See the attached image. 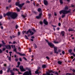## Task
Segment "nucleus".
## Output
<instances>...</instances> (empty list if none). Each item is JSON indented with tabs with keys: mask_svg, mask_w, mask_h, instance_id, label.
Listing matches in <instances>:
<instances>
[{
	"mask_svg": "<svg viewBox=\"0 0 75 75\" xmlns=\"http://www.w3.org/2000/svg\"><path fill=\"white\" fill-rule=\"evenodd\" d=\"M6 16L9 17L10 16L12 18H15L17 17V15L16 13H12L11 12H9L6 13Z\"/></svg>",
	"mask_w": 75,
	"mask_h": 75,
	"instance_id": "nucleus-1",
	"label": "nucleus"
},
{
	"mask_svg": "<svg viewBox=\"0 0 75 75\" xmlns=\"http://www.w3.org/2000/svg\"><path fill=\"white\" fill-rule=\"evenodd\" d=\"M71 12V9H69L68 11H65V10H62L59 12L60 14H62V13H63V14H67L68 13H69Z\"/></svg>",
	"mask_w": 75,
	"mask_h": 75,
	"instance_id": "nucleus-2",
	"label": "nucleus"
},
{
	"mask_svg": "<svg viewBox=\"0 0 75 75\" xmlns=\"http://www.w3.org/2000/svg\"><path fill=\"white\" fill-rule=\"evenodd\" d=\"M14 49L13 50V51H15L16 54H19V55H21V56H25V54H22L18 52L17 51H16V47L15 46V45H14Z\"/></svg>",
	"mask_w": 75,
	"mask_h": 75,
	"instance_id": "nucleus-3",
	"label": "nucleus"
},
{
	"mask_svg": "<svg viewBox=\"0 0 75 75\" xmlns=\"http://www.w3.org/2000/svg\"><path fill=\"white\" fill-rule=\"evenodd\" d=\"M31 75V71H26L23 74V75Z\"/></svg>",
	"mask_w": 75,
	"mask_h": 75,
	"instance_id": "nucleus-4",
	"label": "nucleus"
},
{
	"mask_svg": "<svg viewBox=\"0 0 75 75\" xmlns=\"http://www.w3.org/2000/svg\"><path fill=\"white\" fill-rule=\"evenodd\" d=\"M29 32H30V34L31 35H32L34 34V33H33V32L32 31H30V30H29L28 31H27V32L26 33V34H28Z\"/></svg>",
	"mask_w": 75,
	"mask_h": 75,
	"instance_id": "nucleus-5",
	"label": "nucleus"
},
{
	"mask_svg": "<svg viewBox=\"0 0 75 75\" xmlns=\"http://www.w3.org/2000/svg\"><path fill=\"white\" fill-rule=\"evenodd\" d=\"M48 45H49V46H50V47L51 48H53V47H54V45L51 42H48Z\"/></svg>",
	"mask_w": 75,
	"mask_h": 75,
	"instance_id": "nucleus-6",
	"label": "nucleus"
},
{
	"mask_svg": "<svg viewBox=\"0 0 75 75\" xmlns=\"http://www.w3.org/2000/svg\"><path fill=\"white\" fill-rule=\"evenodd\" d=\"M19 68L21 71H22V72L25 71V70L23 68V66H21L19 67Z\"/></svg>",
	"mask_w": 75,
	"mask_h": 75,
	"instance_id": "nucleus-7",
	"label": "nucleus"
},
{
	"mask_svg": "<svg viewBox=\"0 0 75 75\" xmlns=\"http://www.w3.org/2000/svg\"><path fill=\"white\" fill-rule=\"evenodd\" d=\"M40 69V67H38V69H37L36 70V71H35V73L36 74H37L38 75H39V73H40V72H38V69Z\"/></svg>",
	"mask_w": 75,
	"mask_h": 75,
	"instance_id": "nucleus-8",
	"label": "nucleus"
},
{
	"mask_svg": "<svg viewBox=\"0 0 75 75\" xmlns=\"http://www.w3.org/2000/svg\"><path fill=\"white\" fill-rule=\"evenodd\" d=\"M57 47H54V53H56V54H58V52L57 51Z\"/></svg>",
	"mask_w": 75,
	"mask_h": 75,
	"instance_id": "nucleus-9",
	"label": "nucleus"
},
{
	"mask_svg": "<svg viewBox=\"0 0 75 75\" xmlns=\"http://www.w3.org/2000/svg\"><path fill=\"white\" fill-rule=\"evenodd\" d=\"M41 15H42V13H40L39 15V16H36V18L38 19H39V18H41Z\"/></svg>",
	"mask_w": 75,
	"mask_h": 75,
	"instance_id": "nucleus-10",
	"label": "nucleus"
},
{
	"mask_svg": "<svg viewBox=\"0 0 75 75\" xmlns=\"http://www.w3.org/2000/svg\"><path fill=\"white\" fill-rule=\"evenodd\" d=\"M44 4H45V5L46 6H47V5L48 4V1L46 0H44Z\"/></svg>",
	"mask_w": 75,
	"mask_h": 75,
	"instance_id": "nucleus-11",
	"label": "nucleus"
},
{
	"mask_svg": "<svg viewBox=\"0 0 75 75\" xmlns=\"http://www.w3.org/2000/svg\"><path fill=\"white\" fill-rule=\"evenodd\" d=\"M23 11H21V14H22L21 16H22V17L23 18H25V17H26V16H27V15H23Z\"/></svg>",
	"mask_w": 75,
	"mask_h": 75,
	"instance_id": "nucleus-12",
	"label": "nucleus"
},
{
	"mask_svg": "<svg viewBox=\"0 0 75 75\" xmlns=\"http://www.w3.org/2000/svg\"><path fill=\"white\" fill-rule=\"evenodd\" d=\"M43 23L46 25H47L48 24V22L47 21V20L46 19H44L43 21Z\"/></svg>",
	"mask_w": 75,
	"mask_h": 75,
	"instance_id": "nucleus-13",
	"label": "nucleus"
},
{
	"mask_svg": "<svg viewBox=\"0 0 75 75\" xmlns=\"http://www.w3.org/2000/svg\"><path fill=\"white\" fill-rule=\"evenodd\" d=\"M6 48L7 49H8L9 50H10L11 49V47L10 45H8L6 46Z\"/></svg>",
	"mask_w": 75,
	"mask_h": 75,
	"instance_id": "nucleus-14",
	"label": "nucleus"
},
{
	"mask_svg": "<svg viewBox=\"0 0 75 75\" xmlns=\"http://www.w3.org/2000/svg\"><path fill=\"white\" fill-rule=\"evenodd\" d=\"M24 5V3H23L22 4H19L18 6L19 7H22L23 6V5Z\"/></svg>",
	"mask_w": 75,
	"mask_h": 75,
	"instance_id": "nucleus-15",
	"label": "nucleus"
},
{
	"mask_svg": "<svg viewBox=\"0 0 75 75\" xmlns=\"http://www.w3.org/2000/svg\"><path fill=\"white\" fill-rule=\"evenodd\" d=\"M64 9V10H65V11H67V10H68V6H66L65 7Z\"/></svg>",
	"mask_w": 75,
	"mask_h": 75,
	"instance_id": "nucleus-16",
	"label": "nucleus"
},
{
	"mask_svg": "<svg viewBox=\"0 0 75 75\" xmlns=\"http://www.w3.org/2000/svg\"><path fill=\"white\" fill-rule=\"evenodd\" d=\"M20 65V62H18V65L17 66H16V67H18V68L19 67V65Z\"/></svg>",
	"mask_w": 75,
	"mask_h": 75,
	"instance_id": "nucleus-17",
	"label": "nucleus"
},
{
	"mask_svg": "<svg viewBox=\"0 0 75 75\" xmlns=\"http://www.w3.org/2000/svg\"><path fill=\"white\" fill-rule=\"evenodd\" d=\"M61 34L62 35V36H64V34L65 33V32L64 31H62L61 32Z\"/></svg>",
	"mask_w": 75,
	"mask_h": 75,
	"instance_id": "nucleus-18",
	"label": "nucleus"
},
{
	"mask_svg": "<svg viewBox=\"0 0 75 75\" xmlns=\"http://www.w3.org/2000/svg\"><path fill=\"white\" fill-rule=\"evenodd\" d=\"M38 12H41V9L40 8H39L38 9Z\"/></svg>",
	"mask_w": 75,
	"mask_h": 75,
	"instance_id": "nucleus-19",
	"label": "nucleus"
},
{
	"mask_svg": "<svg viewBox=\"0 0 75 75\" xmlns=\"http://www.w3.org/2000/svg\"><path fill=\"white\" fill-rule=\"evenodd\" d=\"M16 9L17 11H18H18H20V9H18V7H16Z\"/></svg>",
	"mask_w": 75,
	"mask_h": 75,
	"instance_id": "nucleus-20",
	"label": "nucleus"
},
{
	"mask_svg": "<svg viewBox=\"0 0 75 75\" xmlns=\"http://www.w3.org/2000/svg\"><path fill=\"white\" fill-rule=\"evenodd\" d=\"M69 53L71 54H72V53H71V52H72V50L70 49V50H69Z\"/></svg>",
	"mask_w": 75,
	"mask_h": 75,
	"instance_id": "nucleus-21",
	"label": "nucleus"
},
{
	"mask_svg": "<svg viewBox=\"0 0 75 75\" xmlns=\"http://www.w3.org/2000/svg\"><path fill=\"white\" fill-rule=\"evenodd\" d=\"M19 3H20V2H16V5L18 6H19V4H20Z\"/></svg>",
	"mask_w": 75,
	"mask_h": 75,
	"instance_id": "nucleus-22",
	"label": "nucleus"
},
{
	"mask_svg": "<svg viewBox=\"0 0 75 75\" xmlns=\"http://www.w3.org/2000/svg\"><path fill=\"white\" fill-rule=\"evenodd\" d=\"M10 72H11V74L10 75H14V73H13V72H12V70H10Z\"/></svg>",
	"mask_w": 75,
	"mask_h": 75,
	"instance_id": "nucleus-23",
	"label": "nucleus"
},
{
	"mask_svg": "<svg viewBox=\"0 0 75 75\" xmlns=\"http://www.w3.org/2000/svg\"><path fill=\"white\" fill-rule=\"evenodd\" d=\"M69 31H73V29L72 28L69 29L68 30Z\"/></svg>",
	"mask_w": 75,
	"mask_h": 75,
	"instance_id": "nucleus-24",
	"label": "nucleus"
},
{
	"mask_svg": "<svg viewBox=\"0 0 75 75\" xmlns=\"http://www.w3.org/2000/svg\"><path fill=\"white\" fill-rule=\"evenodd\" d=\"M33 46L35 48H37V45L35 44H34L33 45Z\"/></svg>",
	"mask_w": 75,
	"mask_h": 75,
	"instance_id": "nucleus-25",
	"label": "nucleus"
},
{
	"mask_svg": "<svg viewBox=\"0 0 75 75\" xmlns=\"http://www.w3.org/2000/svg\"><path fill=\"white\" fill-rule=\"evenodd\" d=\"M42 67L43 68H45L46 67V66L44 64L42 65Z\"/></svg>",
	"mask_w": 75,
	"mask_h": 75,
	"instance_id": "nucleus-26",
	"label": "nucleus"
},
{
	"mask_svg": "<svg viewBox=\"0 0 75 75\" xmlns=\"http://www.w3.org/2000/svg\"><path fill=\"white\" fill-rule=\"evenodd\" d=\"M58 63L59 64H62V62L60 61H58Z\"/></svg>",
	"mask_w": 75,
	"mask_h": 75,
	"instance_id": "nucleus-27",
	"label": "nucleus"
},
{
	"mask_svg": "<svg viewBox=\"0 0 75 75\" xmlns=\"http://www.w3.org/2000/svg\"><path fill=\"white\" fill-rule=\"evenodd\" d=\"M59 2L61 4H62L63 3V2L62 1V0H60Z\"/></svg>",
	"mask_w": 75,
	"mask_h": 75,
	"instance_id": "nucleus-28",
	"label": "nucleus"
},
{
	"mask_svg": "<svg viewBox=\"0 0 75 75\" xmlns=\"http://www.w3.org/2000/svg\"><path fill=\"white\" fill-rule=\"evenodd\" d=\"M25 39L26 40H28V37H27V36L26 35L25 36Z\"/></svg>",
	"mask_w": 75,
	"mask_h": 75,
	"instance_id": "nucleus-29",
	"label": "nucleus"
},
{
	"mask_svg": "<svg viewBox=\"0 0 75 75\" xmlns=\"http://www.w3.org/2000/svg\"><path fill=\"white\" fill-rule=\"evenodd\" d=\"M29 51L30 52H31V49L30 48H29Z\"/></svg>",
	"mask_w": 75,
	"mask_h": 75,
	"instance_id": "nucleus-30",
	"label": "nucleus"
},
{
	"mask_svg": "<svg viewBox=\"0 0 75 75\" xmlns=\"http://www.w3.org/2000/svg\"><path fill=\"white\" fill-rule=\"evenodd\" d=\"M65 14H62V18H64V17H65Z\"/></svg>",
	"mask_w": 75,
	"mask_h": 75,
	"instance_id": "nucleus-31",
	"label": "nucleus"
},
{
	"mask_svg": "<svg viewBox=\"0 0 75 75\" xmlns=\"http://www.w3.org/2000/svg\"><path fill=\"white\" fill-rule=\"evenodd\" d=\"M10 68H9L8 69L7 71V72H9V71H10Z\"/></svg>",
	"mask_w": 75,
	"mask_h": 75,
	"instance_id": "nucleus-32",
	"label": "nucleus"
},
{
	"mask_svg": "<svg viewBox=\"0 0 75 75\" xmlns=\"http://www.w3.org/2000/svg\"><path fill=\"white\" fill-rule=\"evenodd\" d=\"M15 70H16V71H18V70L17 69L14 68L13 69V71H15Z\"/></svg>",
	"mask_w": 75,
	"mask_h": 75,
	"instance_id": "nucleus-33",
	"label": "nucleus"
},
{
	"mask_svg": "<svg viewBox=\"0 0 75 75\" xmlns=\"http://www.w3.org/2000/svg\"><path fill=\"white\" fill-rule=\"evenodd\" d=\"M8 60L10 61H11V56L9 57L8 58Z\"/></svg>",
	"mask_w": 75,
	"mask_h": 75,
	"instance_id": "nucleus-34",
	"label": "nucleus"
},
{
	"mask_svg": "<svg viewBox=\"0 0 75 75\" xmlns=\"http://www.w3.org/2000/svg\"><path fill=\"white\" fill-rule=\"evenodd\" d=\"M2 43L3 44V45H5V44H6V43L4 42V41H2Z\"/></svg>",
	"mask_w": 75,
	"mask_h": 75,
	"instance_id": "nucleus-35",
	"label": "nucleus"
},
{
	"mask_svg": "<svg viewBox=\"0 0 75 75\" xmlns=\"http://www.w3.org/2000/svg\"><path fill=\"white\" fill-rule=\"evenodd\" d=\"M2 73H3V71L2 70L0 71V74H2Z\"/></svg>",
	"mask_w": 75,
	"mask_h": 75,
	"instance_id": "nucleus-36",
	"label": "nucleus"
},
{
	"mask_svg": "<svg viewBox=\"0 0 75 75\" xmlns=\"http://www.w3.org/2000/svg\"><path fill=\"white\" fill-rule=\"evenodd\" d=\"M54 74L56 75H58V72H55Z\"/></svg>",
	"mask_w": 75,
	"mask_h": 75,
	"instance_id": "nucleus-37",
	"label": "nucleus"
},
{
	"mask_svg": "<svg viewBox=\"0 0 75 75\" xmlns=\"http://www.w3.org/2000/svg\"><path fill=\"white\" fill-rule=\"evenodd\" d=\"M54 44H58V42H56V41H54Z\"/></svg>",
	"mask_w": 75,
	"mask_h": 75,
	"instance_id": "nucleus-38",
	"label": "nucleus"
},
{
	"mask_svg": "<svg viewBox=\"0 0 75 75\" xmlns=\"http://www.w3.org/2000/svg\"><path fill=\"white\" fill-rule=\"evenodd\" d=\"M67 75H72V74H69V73H66Z\"/></svg>",
	"mask_w": 75,
	"mask_h": 75,
	"instance_id": "nucleus-39",
	"label": "nucleus"
},
{
	"mask_svg": "<svg viewBox=\"0 0 75 75\" xmlns=\"http://www.w3.org/2000/svg\"><path fill=\"white\" fill-rule=\"evenodd\" d=\"M18 25H16L15 26V28H16V29H17V28H18Z\"/></svg>",
	"mask_w": 75,
	"mask_h": 75,
	"instance_id": "nucleus-40",
	"label": "nucleus"
},
{
	"mask_svg": "<svg viewBox=\"0 0 75 75\" xmlns=\"http://www.w3.org/2000/svg\"><path fill=\"white\" fill-rule=\"evenodd\" d=\"M3 18V16H0V19H1Z\"/></svg>",
	"mask_w": 75,
	"mask_h": 75,
	"instance_id": "nucleus-41",
	"label": "nucleus"
},
{
	"mask_svg": "<svg viewBox=\"0 0 75 75\" xmlns=\"http://www.w3.org/2000/svg\"><path fill=\"white\" fill-rule=\"evenodd\" d=\"M26 2L27 3H30V1H27Z\"/></svg>",
	"mask_w": 75,
	"mask_h": 75,
	"instance_id": "nucleus-42",
	"label": "nucleus"
},
{
	"mask_svg": "<svg viewBox=\"0 0 75 75\" xmlns=\"http://www.w3.org/2000/svg\"><path fill=\"white\" fill-rule=\"evenodd\" d=\"M62 53L63 54H64L65 52H64V51H62Z\"/></svg>",
	"mask_w": 75,
	"mask_h": 75,
	"instance_id": "nucleus-43",
	"label": "nucleus"
},
{
	"mask_svg": "<svg viewBox=\"0 0 75 75\" xmlns=\"http://www.w3.org/2000/svg\"><path fill=\"white\" fill-rule=\"evenodd\" d=\"M6 14L4 13V17H6Z\"/></svg>",
	"mask_w": 75,
	"mask_h": 75,
	"instance_id": "nucleus-44",
	"label": "nucleus"
},
{
	"mask_svg": "<svg viewBox=\"0 0 75 75\" xmlns=\"http://www.w3.org/2000/svg\"><path fill=\"white\" fill-rule=\"evenodd\" d=\"M52 26L53 27H57V26L56 25H52Z\"/></svg>",
	"mask_w": 75,
	"mask_h": 75,
	"instance_id": "nucleus-45",
	"label": "nucleus"
},
{
	"mask_svg": "<svg viewBox=\"0 0 75 75\" xmlns=\"http://www.w3.org/2000/svg\"><path fill=\"white\" fill-rule=\"evenodd\" d=\"M2 49H3V51H4V50H6V48H3Z\"/></svg>",
	"mask_w": 75,
	"mask_h": 75,
	"instance_id": "nucleus-46",
	"label": "nucleus"
},
{
	"mask_svg": "<svg viewBox=\"0 0 75 75\" xmlns=\"http://www.w3.org/2000/svg\"><path fill=\"white\" fill-rule=\"evenodd\" d=\"M11 47L12 48H13V49H14V46H13V45H11Z\"/></svg>",
	"mask_w": 75,
	"mask_h": 75,
	"instance_id": "nucleus-47",
	"label": "nucleus"
},
{
	"mask_svg": "<svg viewBox=\"0 0 75 75\" xmlns=\"http://www.w3.org/2000/svg\"><path fill=\"white\" fill-rule=\"evenodd\" d=\"M3 70H4V71H6V68L4 67H3Z\"/></svg>",
	"mask_w": 75,
	"mask_h": 75,
	"instance_id": "nucleus-48",
	"label": "nucleus"
},
{
	"mask_svg": "<svg viewBox=\"0 0 75 75\" xmlns=\"http://www.w3.org/2000/svg\"><path fill=\"white\" fill-rule=\"evenodd\" d=\"M46 58H47V59H49V57H46Z\"/></svg>",
	"mask_w": 75,
	"mask_h": 75,
	"instance_id": "nucleus-49",
	"label": "nucleus"
},
{
	"mask_svg": "<svg viewBox=\"0 0 75 75\" xmlns=\"http://www.w3.org/2000/svg\"><path fill=\"white\" fill-rule=\"evenodd\" d=\"M32 31H33V32H35V30H34V29H32Z\"/></svg>",
	"mask_w": 75,
	"mask_h": 75,
	"instance_id": "nucleus-50",
	"label": "nucleus"
},
{
	"mask_svg": "<svg viewBox=\"0 0 75 75\" xmlns=\"http://www.w3.org/2000/svg\"><path fill=\"white\" fill-rule=\"evenodd\" d=\"M23 59H25V60L27 61V59H26V58H25L23 57Z\"/></svg>",
	"mask_w": 75,
	"mask_h": 75,
	"instance_id": "nucleus-51",
	"label": "nucleus"
},
{
	"mask_svg": "<svg viewBox=\"0 0 75 75\" xmlns=\"http://www.w3.org/2000/svg\"><path fill=\"white\" fill-rule=\"evenodd\" d=\"M18 74H22V73H21V72H18Z\"/></svg>",
	"mask_w": 75,
	"mask_h": 75,
	"instance_id": "nucleus-52",
	"label": "nucleus"
},
{
	"mask_svg": "<svg viewBox=\"0 0 75 75\" xmlns=\"http://www.w3.org/2000/svg\"><path fill=\"white\" fill-rule=\"evenodd\" d=\"M72 71H73V72H75V70L74 69H73L72 70Z\"/></svg>",
	"mask_w": 75,
	"mask_h": 75,
	"instance_id": "nucleus-53",
	"label": "nucleus"
},
{
	"mask_svg": "<svg viewBox=\"0 0 75 75\" xmlns=\"http://www.w3.org/2000/svg\"><path fill=\"white\" fill-rule=\"evenodd\" d=\"M57 30H59V28H57Z\"/></svg>",
	"mask_w": 75,
	"mask_h": 75,
	"instance_id": "nucleus-54",
	"label": "nucleus"
},
{
	"mask_svg": "<svg viewBox=\"0 0 75 75\" xmlns=\"http://www.w3.org/2000/svg\"><path fill=\"white\" fill-rule=\"evenodd\" d=\"M54 16H57V13H54Z\"/></svg>",
	"mask_w": 75,
	"mask_h": 75,
	"instance_id": "nucleus-55",
	"label": "nucleus"
},
{
	"mask_svg": "<svg viewBox=\"0 0 75 75\" xmlns=\"http://www.w3.org/2000/svg\"><path fill=\"white\" fill-rule=\"evenodd\" d=\"M6 52H7V53H8V50H6Z\"/></svg>",
	"mask_w": 75,
	"mask_h": 75,
	"instance_id": "nucleus-56",
	"label": "nucleus"
},
{
	"mask_svg": "<svg viewBox=\"0 0 75 75\" xmlns=\"http://www.w3.org/2000/svg\"><path fill=\"white\" fill-rule=\"evenodd\" d=\"M15 60L16 61H18V59H15Z\"/></svg>",
	"mask_w": 75,
	"mask_h": 75,
	"instance_id": "nucleus-57",
	"label": "nucleus"
},
{
	"mask_svg": "<svg viewBox=\"0 0 75 75\" xmlns=\"http://www.w3.org/2000/svg\"><path fill=\"white\" fill-rule=\"evenodd\" d=\"M19 60L20 61H22V60H21V58H19Z\"/></svg>",
	"mask_w": 75,
	"mask_h": 75,
	"instance_id": "nucleus-58",
	"label": "nucleus"
},
{
	"mask_svg": "<svg viewBox=\"0 0 75 75\" xmlns=\"http://www.w3.org/2000/svg\"><path fill=\"white\" fill-rule=\"evenodd\" d=\"M48 16H49V17H50L51 16V15L50 14H48Z\"/></svg>",
	"mask_w": 75,
	"mask_h": 75,
	"instance_id": "nucleus-59",
	"label": "nucleus"
},
{
	"mask_svg": "<svg viewBox=\"0 0 75 75\" xmlns=\"http://www.w3.org/2000/svg\"><path fill=\"white\" fill-rule=\"evenodd\" d=\"M11 1V0H9L8 1V3H10Z\"/></svg>",
	"mask_w": 75,
	"mask_h": 75,
	"instance_id": "nucleus-60",
	"label": "nucleus"
},
{
	"mask_svg": "<svg viewBox=\"0 0 75 75\" xmlns=\"http://www.w3.org/2000/svg\"><path fill=\"white\" fill-rule=\"evenodd\" d=\"M18 35H19L20 34V32H18Z\"/></svg>",
	"mask_w": 75,
	"mask_h": 75,
	"instance_id": "nucleus-61",
	"label": "nucleus"
},
{
	"mask_svg": "<svg viewBox=\"0 0 75 75\" xmlns=\"http://www.w3.org/2000/svg\"><path fill=\"white\" fill-rule=\"evenodd\" d=\"M58 25L59 26H60V25H61V23H58Z\"/></svg>",
	"mask_w": 75,
	"mask_h": 75,
	"instance_id": "nucleus-62",
	"label": "nucleus"
},
{
	"mask_svg": "<svg viewBox=\"0 0 75 75\" xmlns=\"http://www.w3.org/2000/svg\"><path fill=\"white\" fill-rule=\"evenodd\" d=\"M1 29H3V26H1Z\"/></svg>",
	"mask_w": 75,
	"mask_h": 75,
	"instance_id": "nucleus-63",
	"label": "nucleus"
},
{
	"mask_svg": "<svg viewBox=\"0 0 75 75\" xmlns=\"http://www.w3.org/2000/svg\"><path fill=\"white\" fill-rule=\"evenodd\" d=\"M40 24H42V22H40Z\"/></svg>",
	"mask_w": 75,
	"mask_h": 75,
	"instance_id": "nucleus-64",
	"label": "nucleus"
}]
</instances>
